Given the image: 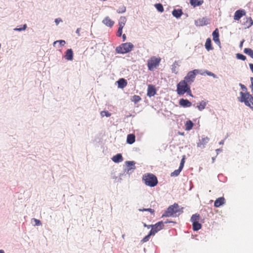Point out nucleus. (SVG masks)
I'll use <instances>...</instances> for the list:
<instances>
[{"instance_id":"nucleus-25","label":"nucleus","mask_w":253,"mask_h":253,"mask_svg":"<svg viewBox=\"0 0 253 253\" xmlns=\"http://www.w3.org/2000/svg\"><path fill=\"white\" fill-rule=\"evenodd\" d=\"M155 234L150 230L148 232V234L144 236L143 239L141 240V243H145L148 241L152 236H154Z\"/></svg>"},{"instance_id":"nucleus-32","label":"nucleus","mask_w":253,"mask_h":253,"mask_svg":"<svg viewBox=\"0 0 253 253\" xmlns=\"http://www.w3.org/2000/svg\"><path fill=\"white\" fill-rule=\"evenodd\" d=\"M154 6L158 12L161 13L164 12V6L161 3H156L154 4Z\"/></svg>"},{"instance_id":"nucleus-27","label":"nucleus","mask_w":253,"mask_h":253,"mask_svg":"<svg viewBox=\"0 0 253 253\" xmlns=\"http://www.w3.org/2000/svg\"><path fill=\"white\" fill-rule=\"evenodd\" d=\"M200 218V215L199 213H195L192 215L190 219V221L192 223H194L197 222H199Z\"/></svg>"},{"instance_id":"nucleus-41","label":"nucleus","mask_w":253,"mask_h":253,"mask_svg":"<svg viewBox=\"0 0 253 253\" xmlns=\"http://www.w3.org/2000/svg\"><path fill=\"white\" fill-rule=\"evenodd\" d=\"M185 93H186L187 95H189L191 97H194L192 93V91L191 90L190 84H188V85L186 88V90L185 91Z\"/></svg>"},{"instance_id":"nucleus-11","label":"nucleus","mask_w":253,"mask_h":253,"mask_svg":"<svg viewBox=\"0 0 253 253\" xmlns=\"http://www.w3.org/2000/svg\"><path fill=\"white\" fill-rule=\"evenodd\" d=\"M157 88L155 85L150 84L148 85V88L147 90V95L149 97L154 96L157 93Z\"/></svg>"},{"instance_id":"nucleus-5","label":"nucleus","mask_w":253,"mask_h":253,"mask_svg":"<svg viewBox=\"0 0 253 253\" xmlns=\"http://www.w3.org/2000/svg\"><path fill=\"white\" fill-rule=\"evenodd\" d=\"M161 61L160 57H156V56H152L148 60L147 66L148 69L150 71H153L155 69H156L159 66Z\"/></svg>"},{"instance_id":"nucleus-39","label":"nucleus","mask_w":253,"mask_h":253,"mask_svg":"<svg viewBox=\"0 0 253 253\" xmlns=\"http://www.w3.org/2000/svg\"><path fill=\"white\" fill-rule=\"evenodd\" d=\"M249 22V25L246 27V28H250L253 25V20L251 17H247L246 18V22L244 23V25H246V23H247Z\"/></svg>"},{"instance_id":"nucleus-55","label":"nucleus","mask_w":253,"mask_h":253,"mask_svg":"<svg viewBox=\"0 0 253 253\" xmlns=\"http://www.w3.org/2000/svg\"><path fill=\"white\" fill-rule=\"evenodd\" d=\"M184 166V164H182L180 163V165H179V168L178 169H179L180 170L182 171V170L183 169Z\"/></svg>"},{"instance_id":"nucleus-9","label":"nucleus","mask_w":253,"mask_h":253,"mask_svg":"<svg viewBox=\"0 0 253 253\" xmlns=\"http://www.w3.org/2000/svg\"><path fill=\"white\" fill-rule=\"evenodd\" d=\"M165 225L163 220L159 221L154 224H153V227L151 229L155 234L160 230L164 229Z\"/></svg>"},{"instance_id":"nucleus-13","label":"nucleus","mask_w":253,"mask_h":253,"mask_svg":"<svg viewBox=\"0 0 253 253\" xmlns=\"http://www.w3.org/2000/svg\"><path fill=\"white\" fill-rule=\"evenodd\" d=\"M178 104L180 107L183 108H188L192 105V103L187 99L180 98L178 100Z\"/></svg>"},{"instance_id":"nucleus-14","label":"nucleus","mask_w":253,"mask_h":253,"mask_svg":"<svg viewBox=\"0 0 253 253\" xmlns=\"http://www.w3.org/2000/svg\"><path fill=\"white\" fill-rule=\"evenodd\" d=\"M63 57L67 61H72L74 59V52L72 48L67 49L64 53Z\"/></svg>"},{"instance_id":"nucleus-38","label":"nucleus","mask_w":253,"mask_h":253,"mask_svg":"<svg viewBox=\"0 0 253 253\" xmlns=\"http://www.w3.org/2000/svg\"><path fill=\"white\" fill-rule=\"evenodd\" d=\"M138 211H149L152 215H154L155 211L154 209L151 208H143V209H139Z\"/></svg>"},{"instance_id":"nucleus-58","label":"nucleus","mask_w":253,"mask_h":253,"mask_svg":"<svg viewBox=\"0 0 253 253\" xmlns=\"http://www.w3.org/2000/svg\"><path fill=\"white\" fill-rule=\"evenodd\" d=\"M215 151L216 152V155H218L219 152H221L222 151V149L221 148H218V149H216Z\"/></svg>"},{"instance_id":"nucleus-47","label":"nucleus","mask_w":253,"mask_h":253,"mask_svg":"<svg viewBox=\"0 0 253 253\" xmlns=\"http://www.w3.org/2000/svg\"><path fill=\"white\" fill-rule=\"evenodd\" d=\"M239 85L241 87V88L242 90L247 91V88L244 84H242V83H240Z\"/></svg>"},{"instance_id":"nucleus-60","label":"nucleus","mask_w":253,"mask_h":253,"mask_svg":"<svg viewBox=\"0 0 253 253\" xmlns=\"http://www.w3.org/2000/svg\"><path fill=\"white\" fill-rule=\"evenodd\" d=\"M221 177H223V174H218V179H219V180L220 181H222V180L220 179Z\"/></svg>"},{"instance_id":"nucleus-4","label":"nucleus","mask_w":253,"mask_h":253,"mask_svg":"<svg viewBox=\"0 0 253 253\" xmlns=\"http://www.w3.org/2000/svg\"><path fill=\"white\" fill-rule=\"evenodd\" d=\"M177 208H178V204L177 203H174L173 205L169 206L163 213L161 217L176 216V215H174V214L179 211Z\"/></svg>"},{"instance_id":"nucleus-54","label":"nucleus","mask_w":253,"mask_h":253,"mask_svg":"<svg viewBox=\"0 0 253 253\" xmlns=\"http://www.w3.org/2000/svg\"><path fill=\"white\" fill-rule=\"evenodd\" d=\"M185 156H183L181 160V161H180V164H185Z\"/></svg>"},{"instance_id":"nucleus-29","label":"nucleus","mask_w":253,"mask_h":253,"mask_svg":"<svg viewBox=\"0 0 253 253\" xmlns=\"http://www.w3.org/2000/svg\"><path fill=\"white\" fill-rule=\"evenodd\" d=\"M244 53L253 59V49L252 48L249 47L245 48Z\"/></svg>"},{"instance_id":"nucleus-49","label":"nucleus","mask_w":253,"mask_h":253,"mask_svg":"<svg viewBox=\"0 0 253 253\" xmlns=\"http://www.w3.org/2000/svg\"><path fill=\"white\" fill-rule=\"evenodd\" d=\"M250 81L251 84L250 85V87L251 88L252 91H253V77L250 78Z\"/></svg>"},{"instance_id":"nucleus-24","label":"nucleus","mask_w":253,"mask_h":253,"mask_svg":"<svg viewBox=\"0 0 253 253\" xmlns=\"http://www.w3.org/2000/svg\"><path fill=\"white\" fill-rule=\"evenodd\" d=\"M135 141V136L132 133H129L127 135L126 143L128 144H132Z\"/></svg>"},{"instance_id":"nucleus-16","label":"nucleus","mask_w":253,"mask_h":253,"mask_svg":"<svg viewBox=\"0 0 253 253\" xmlns=\"http://www.w3.org/2000/svg\"><path fill=\"white\" fill-rule=\"evenodd\" d=\"M136 163L134 161H126L125 162V166L127 168V170L129 169L132 172L136 169L135 166Z\"/></svg>"},{"instance_id":"nucleus-46","label":"nucleus","mask_w":253,"mask_h":253,"mask_svg":"<svg viewBox=\"0 0 253 253\" xmlns=\"http://www.w3.org/2000/svg\"><path fill=\"white\" fill-rule=\"evenodd\" d=\"M176 66L175 64H172L171 65V70L173 73H174L175 74H177L178 73V71L176 70Z\"/></svg>"},{"instance_id":"nucleus-7","label":"nucleus","mask_w":253,"mask_h":253,"mask_svg":"<svg viewBox=\"0 0 253 253\" xmlns=\"http://www.w3.org/2000/svg\"><path fill=\"white\" fill-rule=\"evenodd\" d=\"M188 84L184 81H180L176 85V92L178 96H183L185 94V91Z\"/></svg>"},{"instance_id":"nucleus-28","label":"nucleus","mask_w":253,"mask_h":253,"mask_svg":"<svg viewBox=\"0 0 253 253\" xmlns=\"http://www.w3.org/2000/svg\"><path fill=\"white\" fill-rule=\"evenodd\" d=\"M200 75H203V76L207 75L209 76L212 77L214 79L218 78V77L216 75H215V74L213 73L212 72L209 71L207 70H205L204 72H203V73H201L200 72Z\"/></svg>"},{"instance_id":"nucleus-30","label":"nucleus","mask_w":253,"mask_h":253,"mask_svg":"<svg viewBox=\"0 0 253 253\" xmlns=\"http://www.w3.org/2000/svg\"><path fill=\"white\" fill-rule=\"evenodd\" d=\"M185 129L187 130H190L192 129L194 126V123L190 120L187 121L185 124Z\"/></svg>"},{"instance_id":"nucleus-22","label":"nucleus","mask_w":253,"mask_h":253,"mask_svg":"<svg viewBox=\"0 0 253 253\" xmlns=\"http://www.w3.org/2000/svg\"><path fill=\"white\" fill-rule=\"evenodd\" d=\"M205 48L208 51L212 50L213 49L211 40L210 38L207 39L205 44Z\"/></svg>"},{"instance_id":"nucleus-35","label":"nucleus","mask_w":253,"mask_h":253,"mask_svg":"<svg viewBox=\"0 0 253 253\" xmlns=\"http://www.w3.org/2000/svg\"><path fill=\"white\" fill-rule=\"evenodd\" d=\"M27 26L26 24L21 25L20 26H17L14 29V30L15 31L21 32L26 30Z\"/></svg>"},{"instance_id":"nucleus-15","label":"nucleus","mask_w":253,"mask_h":253,"mask_svg":"<svg viewBox=\"0 0 253 253\" xmlns=\"http://www.w3.org/2000/svg\"><path fill=\"white\" fill-rule=\"evenodd\" d=\"M116 84H117L119 88L123 89L127 84V81L125 78H120L116 82Z\"/></svg>"},{"instance_id":"nucleus-57","label":"nucleus","mask_w":253,"mask_h":253,"mask_svg":"<svg viewBox=\"0 0 253 253\" xmlns=\"http://www.w3.org/2000/svg\"><path fill=\"white\" fill-rule=\"evenodd\" d=\"M123 42H125L126 40V34H122V36Z\"/></svg>"},{"instance_id":"nucleus-26","label":"nucleus","mask_w":253,"mask_h":253,"mask_svg":"<svg viewBox=\"0 0 253 253\" xmlns=\"http://www.w3.org/2000/svg\"><path fill=\"white\" fill-rule=\"evenodd\" d=\"M207 102H206L204 100H202V101H201L197 104V106L196 107L197 108L199 111H201L205 108V107L207 105Z\"/></svg>"},{"instance_id":"nucleus-21","label":"nucleus","mask_w":253,"mask_h":253,"mask_svg":"<svg viewBox=\"0 0 253 253\" xmlns=\"http://www.w3.org/2000/svg\"><path fill=\"white\" fill-rule=\"evenodd\" d=\"M102 23L109 28L112 27L115 23L114 21L111 20L108 16L106 17L103 20Z\"/></svg>"},{"instance_id":"nucleus-23","label":"nucleus","mask_w":253,"mask_h":253,"mask_svg":"<svg viewBox=\"0 0 253 253\" xmlns=\"http://www.w3.org/2000/svg\"><path fill=\"white\" fill-rule=\"evenodd\" d=\"M190 4L193 7L200 6L204 3L203 0H190Z\"/></svg>"},{"instance_id":"nucleus-3","label":"nucleus","mask_w":253,"mask_h":253,"mask_svg":"<svg viewBox=\"0 0 253 253\" xmlns=\"http://www.w3.org/2000/svg\"><path fill=\"white\" fill-rule=\"evenodd\" d=\"M134 48V45L130 42L121 44L116 47L115 51L118 54H126L131 52Z\"/></svg>"},{"instance_id":"nucleus-19","label":"nucleus","mask_w":253,"mask_h":253,"mask_svg":"<svg viewBox=\"0 0 253 253\" xmlns=\"http://www.w3.org/2000/svg\"><path fill=\"white\" fill-rule=\"evenodd\" d=\"M172 16L176 19H179L181 17V16L183 14V11L182 9L178 8V9H173V10L171 12Z\"/></svg>"},{"instance_id":"nucleus-17","label":"nucleus","mask_w":253,"mask_h":253,"mask_svg":"<svg viewBox=\"0 0 253 253\" xmlns=\"http://www.w3.org/2000/svg\"><path fill=\"white\" fill-rule=\"evenodd\" d=\"M225 203V199L223 197H220L217 198L214 203V207L215 208H219L224 205Z\"/></svg>"},{"instance_id":"nucleus-52","label":"nucleus","mask_w":253,"mask_h":253,"mask_svg":"<svg viewBox=\"0 0 253 253\" xmlns=\"http://www.w3.org/2000/svg\"><path fill=\"white\" fill-rule=\"evenodd\" d=\"M183 209H184V208L183 207H181V208H180L179 206H178V208H177V210L179 211H178V212H179V214L180 213H183Z\"/></svg>"},{"instance_id":"nucleus-61","label":"nucleus","mask_w":253,"mask_h":253,"mask_svg":"<svg viewBox=\"0 0 253 253\" xmlns=\"http://www.w3.org/2000/svg\"><path fill=\"white\" fill-rule=\"evenodd\" d=\"M224 142V139L222 140H221V141L219 142V145H223Z\"/></svg>"},{"instance_id":"nucleus-33","label":"nucleus","mask_w":253,"mask_h":253,"mask_svg":"<svg viewBox=\"0 0 253 253\" xmlns=\"http://www.w3.org/2000/svg\"><path fill=\"white\" fill-rule=\"evenodd\" d=\"M141 100V97L137 95H133L130 98L131 101L133 102L135 104L138 103Z\"/></svg>"},{"instance_id":"nucleus-64","label":"nucleus","mask_w":253,"mask_h":253,"mask_svg":"<svg viewBox=\"0 0 253 253\" xmlns=\"http://www.w3.org/2000/svg\"><path fill=\"white\" fill-rule=\"evenodd\" d=\"M0 253H5V252L3 250H0Z\"/></svg>"},{"instance_id":"nucleus-50","label":"nucleus","mask_w":253,"mask_h":253,"mask_svg":"<svg viewBox=\"0 0 253 253\" xmlns=\"http://www.w3.org/2000/svg\"><path fill=\"white\" fill-rule=\"evenodd\" d=\"M124 174L126 173L127 174H130L132 173V171H130L129 169L127 170V168H126L124 169Z\"/></svg>"},{"instance_id":"nucleus-59","label":"nucleus","mask_w":253,"mask_h":253,"mask_svg":"<svg viewBox=\"0 0 253 253\" xmlns=\"http://www.w3.org/2000/svg\"><path fill=\"white\" fill-rule=\"evenodd\" d=\"M80 30H81V28H77V30H76V33L77 34H78V35L79 36H80Z\"/></svg>"},{"instance_id":"nucleus-63","label":"nucleus","mask_w":253,"mask_h":253,"mask_svg":"<svg viewBox=\"0 0 253 253\" xmlns=\"http://www.w3.org/2000/svg\"><path fill=\"white\" fill-rule=\"evenodd\" d=\"M124 175H125L124 173H120V174H119V176L121 177Z\"/></svg>"},{"instance_id":"nucleus-20","label":"nucleus","mask_w":253,"mask_h":253,"mask_svg":"<svg viewBox=\"0 0 253 253\" xmlns=\"http://www.w3.org/2000/svg\"><path fill=\"white\" fill-rule=\"evenodd\" d=\"M209 140L210 138L208 136L202 138L201 139H199V142L197 143V147H201V146L202 145V148H205V145L208 143Z\"/></svg>"},{"instance_id":"nucleus-18","label":"nucleus","mask_w":253,"mask_h":253,"mask_svg":"<svg viewBox=\"0 0 253 253\" xmlns=\"http://www.w3.org/2000/svg\"><path fill=\"white\" fill-rule=\"evenodd\" d=\"M111 160L115 163L119 164L123 161L124 158L121 153H117L111 158Z\"/></svg>"},{"instance_id":"nucleus-40","label":"nucleus","mask_w":253,"mask_h":253,"mask_svg":"<svg viewBox=\"0 0 253 253\" xmlns=\"http://www.w3.org/2000/svg\"><path fill=\"white\" fill-rule=\"evenodd\" d=\"M100 115L102 117H109L111 116V113L107 110H103L100 112Z\"/></svg>"},{"instance_id":"nucleus-45","label":"nucleus","mask_w":253,"mask_h":253,"mask_svg":"<svg viewBox=\"0 0 253 253\" xmlns=\"http://www.w3.org/2000/svg\"><path fill=\"white\" fill-rule=\"evenodd\" d=\"M35 222V226H40L42 225V222L40 220L33 218L32 219Z\"/></svg>"},{"instance_id":"nucleus-36","label":"nucleus","mask_w":253,"mask_h":253,"mask_svg":"<svg viewBox=\"0 0 253 253\" xmlns=\"http://www.w3.org/2000/svg\"><path fill=\"white\" fill-rule=\"evenodd\" d=\"M57 43H59V47H62V46H63L65 43H66V42L65 41L63 40H57V41H54L53 43V45L54 46H55V45Z\"/></svg>"},{"instance_id":"nucleus-37","label":"nucleus","mask_w":253,"mask_h":253,"mask_svg":"<svg viewBox=\"0 0 253 253\" xmlns=\"http://www.w3.org/2000/svg\"><path fill=\"white\" fill-rule=\"evenodd\" d=\"M236 57L238 60H241L242 61H245L247 59V57L244 54L240 53H237L236 54Z\"/></svg>"},{"instance_id":"nucleus-10","label":"nucleus","mask_w":253,"mask_h":253,"mask_svg":"<svg viewBox=\"0 0 253 253\" xmlns=\"http://www.w3.org/2000/svg\"><path fill=\"white\" fill-rule=\"evenodd\" d=\"M212 40L214 42L217 44L219 48H221V43L219 40V33L218 28H216L212 33Z\"/></svg>"},{"instance_id":"nucleus-31","label":"nucleus","mask_w":253,"mask_h":253,"mask_svg":"<svg viewBox=\"0 0 253 253\" xmlns=\"http://www.w3.org/2000/svg\"><path fill=\"white\" fill-rule=\"evenodd\" d=\"M202 225L199 222L192 223V229L194 231H197L202 228Z\"/></svg>"},{"instance_id":"nucleus-42","label":"nucleus","mask_w":253,"mask_h":253,"mask_svg":"<svg viewBox=\"0 0 253 253\" xmlns=\"http://www.w3.org/2000/svg\"><path fill=\"white\" fill-rule=\"evenodd\" d=\"M126 11V7L124 5L120 7L117 10V12L119 14H122Z\"/></svg>"},{"instance_id":"nucleus-2","label":"nucleus","mask_w":253,"mask_h":253,"mask_svg":"<svg viewBox=\"0 0 253 253\" xmlns=\"http://www.w3.org/2000/svg\"><path fill=\"white\" fill-rule=\"evenodd\" d=\"M142 181L146 186L150 187H154L158 183L157 176L152 173L144 174L142 176Z\"/></svg>"},{"instance_id":"nucleus-62","label":"nucleus","mask_w":253,"mask_h":253,"mask_svg":"<svg viewBox=\"0 0 253 253\" xmlns=\"http://www.w3.org/2000/svg\"><path fill=\"white\" fill-rule=\"evenodd\" d=\"M173 64H175V66L176 67L177 65H178V61H175V62L173 63Z\"/></svg>"},{"instance_id":"nucleus-51","label":"nucleus","mask_w":253,"mask_h":253,"mask_svg":"<svg viewBox=\"0 0 253 253\" xmlns=\"http://www.w3.org/2000/svg\"><path fill=\"white\" fill-rule=\"evenodd\" d=\"M164 222V225H165V224H168V223H176L174 221H171V220H169V219H167L166 221H163Z\"/></svg>"},{"instance_id":"nucleus-34","label":"nucleus","mask_w":253,"mask_h":253,"mask_svg":"<svg viewBox=\"0 0 253 253\" xmlns=\"http://www.w3.org/2000/svg\"><path fill=\"white\" fill-rule=\"evenodd\" d=\"M126 21V19L125 16H121L119 20V27L124 28Z\"/></svg>"},{"instance_id":"nucleus-1","label":"nucleus","mask_w":253,"mask_h":253,"mask_svg":"<svg viewBox=\"0 0 253 253\" xmlns=\"http://www.w3.org/2000/svg\"><path fill=\"white\" fill-rule=\"evenodd\" d=\"M240 96L237 98L238 100L241 103H244L245 105L253 109V98L250 93L248 91L240 92Z\"/></svg>"},{"instance_id":"nucleus-44","label":"nucleus","mask_w":253,"mask_h":253,"mask_svg":"<svg viewBox=\"0 0 253 253\" xmlns=\"http://www.w3.org/2000/svg\"><path fill=\"white\" fill-rule=\"evenodd\" d=\"M123 28L122 27H118V29L117 33V37H121L122 36V35L123 34Z\"/></svg>"},{"instance_id":"nucleus-43","label":"nucleus","mask_w":253,"mask_h":253,"mask_svg":"<svg viewBox=\"0 0 253 253\" xmlns=\"http://www.w3.org/2000/svg\"><path fill=\"white\" fill-rule=\"evenodd\" d=\"M181 171L178 169H175L170 173V176L176 177L179 175Z\"/></svg>"},{"instance_id":"nucleus-8","label":"nucleus","mask_w":253,"mask_h":253,"mask_svg":"<svg viewBox=\"0 0 253 253\" xmlns=\"http://www.w3.org/2000/svg\"><path fill=\"white\" fill-rule=\"evenodd\" d=\"M210 19L207 17H204L202 18H199L195 20V25L197 27H202L206 26L210 24Z\"/></svg>"},{"instance_id":"nucleus-6","label":"nucleus","mask_w":253,"mask_h":253,"mask_svg":"<svg viewBox=\"0 0 253 253\" xmlns=\"http://www.w3.org/2000/svg\"><path fill=\"white\" fill-rule=\"evenodd\" d=\"M200 71H201L199 69H194L188 72L182 81H184L187 84H191L194 82L196 75L200 74Z\"/></svg>"},{"instance_id":"nucleus-12","label":"nucleus","mask_w":253,"mask_h":253,"mask_svg":"<svg viewBox=\"0 0 253 253\" xmlns=\"http://www.w3.org/2000/svg\"><path fill=\"white\" fill-rule=\"evenodd\" d=\"M246 11L245 9L240 8L235 11L234 15V19L236 21H239L242 17L245 16Z\"/></svg>"},{"instance_id":"nucleus-53","label":"nucleus","mask_w":253,"mask_h":253,"mask_svg":"<svg viewBox=\"0 0 253 253\" xmlns=\"http://www.w3.org/2000/svg\"><path fill=\"white\" fill-rule=\"evenodd\" d=\"M62 21V20L61 18H58L55 19V23L56 25H58L59 23V22Z\"/></svg>"},{"instance_id":"nucleus-48","label":"nucleus","mask_w":253,"mask_h":253,"mask_svg":"<svg viewBox=\"0 0 253 253\" xmlns=\"http://www.w3.org/2000/svg\"><path fill=\"white\" fill-rule=\"evenodd\" d=\"M142 224L144 227H147L148 229L151 228V229H152V228L153 227V224L147 225L145 222H142Z\"/></svg>"},{"instance_id":"nucleus-56","label":"nucleus","mask_w":253,"mask_h":253,"mask_svg":"<svg viewBox=\"0 0 253 253\" xmlns=\"http://www.w3.org/2000/svg\"><path fill=\"white\" fill-rule=\"evenodd\" d=\"M244 42H245V40H244V39H243V40H242L240 42V44H239V47H240V48H241L243 47V43H244Z\"/></svg>"}]
</instances>
